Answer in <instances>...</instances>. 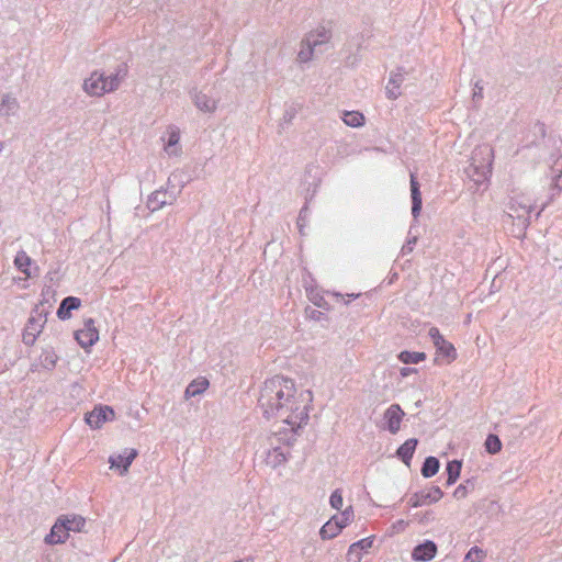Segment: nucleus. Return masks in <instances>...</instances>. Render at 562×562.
<instances>
[{"mask_svg":"<svg viewBox=\"0 0 562 562\" xmlns=\"http://www.w3.org/2000/svg\"><path fill=\"white\" fill-rule=\"evenodd\" d=\"M329 504L335 509H340L342 507V493L341 490H335L329 498Z\"/></svg>","mask_w":562,"mask_h":562,"instance_id":"nucleus-38","label":"nucleus"},{"mask_svg":"<svg viewBox=\"0 0 562 562\" xmlns=\"http://www.w3.org/2000/svg\"><path fill=\"white\" fill-rule=\"evenodd\" d=\"M235 562H254V560L251 558H246V559L238 560V561H235Z\"/></svg>","mask_w":562,"mask_h":562,"instance_id":"nucleus-49","label":"nucleus"},{"mask_svg":"<svg viewBox=\"0 0 562 562\" xmlns=\"http://www.w3.org/2000/svg\"><path fill=\"white\" fill-rule=\"evenodd\" d=\"M353 512L351 507L346 508L340 516H337L338 524L341 525V529L346 527L352 519Z\"/></svg>","mask_w":562,"mask_h":562,"instance_id":"nucleus-39","label":"nucleus"},{"mask_svg":"<svg viewBox=\"0 0 562 562\" xmlns=\"http://www.w3.org/2000/svg\"><path fill=\"white\" fill-rule=\"evenodd\" d=\"M36 337L37 335H35L34 333L32 331H29L26 329H24V333H23V342L27 346H32L35 340H36Z\"/></svg>","mask_w":562,"mask_h":562,"instance_id":"nucleus-42","label":"nucleus"},{"mask_svg":"<svg viewBox=\"0 0 562 562\" xmlns=\"http://www.w3.org/2000/svg\"><path fill=\"white\" fill-rule=\"evenodd\" d=\"M413 372H416V369L414 368H402L400 373L403 378H406L408 376L409 374H412Z\"/></svg>","mask_w":562,"mask_h":562,"instance_id":"nucleus-47","label":"nucleus"},{"mask_svg":"<svg viewBox=\"0 0 562 562\" xmlns=\"http://www.w3.org/2000/svg\"><path fill=\"white\" fill-rule=\"evenodd\" d=\"M209 380L205 378H198L189 383L184 391L186 400L198 396L202 394L209 387Z\"/></svg>","mask_w":562,"mask_h":562,"instance_id":"nucleus-22","label":"nucleus"},{"mask_svg":"<svg viewBox=\"0 0 562 562\" xmlns=\"http://www.w3.org/2000/svg\"><path fill=\"white\" fill-rule=\"evenodd\" d=\"M436 348L440 353L445 355L446 357L450 359L456 358V349L453 345L447 341L446 339L441 340L440 345H437Z\"/></svg>","mask_w":562,"mask_h":562,"instance_id":"nucleus-36","label":"nucleus"},{"mask_svg":"<svg viewBox=\"0 0 562 562\" xmlns=\"http://www.w3.org/2000/svg\"><path fill=\"white\" fill-rule=\"evenodd\" d=\"M439 460L435 457H427L422 467V474L424 477L434 476L439 470Z\"/></svg>","mask_w":562,"mask_h":562,"instance_id":"nucleus-28","label":"nucleus"},{"mask_svg":"<svg viewBox=\"0 0 562 562\" xmlns=\"http://www.w3.org/2000/svg\"><path fill=\"white\" fill-rule=\"evenodd\" d=\"M483 558L484 552L477 547L471 548L470 551L465 554V561L468 562H481Z\"/></svg>","mask_w":562,"mask_h":562,"instance_id":"nucleus-37","label":"nucleus"},{"mask_svg":"<svg viewBox=\"0 0 562 562\" xmlns=\"http://www.w3.org/2000/svg\"><path fill=\"white\" fill-rule=\"evenodd\" d=\"M167 138L162 137L165 142L164 150L170 157H178L182 153V147L180 145V130L177 126L170 125L167 128Z\"/></svg>","mask_w":562,"mask_h":562,"instance_id":"nucleus-12","label":"nucleus"},{"mask_svg":"<svg viewBox=\"0 0 562 562\" xmlns=\"http://www.w3.org/2000/svg\"><path fill=\"white\" fill-rule=\"evenodd\" d=\"M428 335L431 338L435 346L440 345V341L445 340V338L442 337L437 327H431L428 331Z\"/></svg>","mask_w":562,"mask_h":562,"instance_id":"nucleus-40","label":"nucleus"},{"mask_svg":"<svg viewBox=\"0 0 562 562\" xmlns=\"http://www.w3.org/2000/svg\"><path fill=\"white\" fill-rule=\"evenodd\" d=\"M331 38V31L325 26H318L311 31L301 42V48L297 54L300 63H307L313 59L316 54L326 49Z\"/></svg>","mask_w":562,"mask_h":562,"instance_id":"nucleus-3","label":"nucleus"},{"mask_svg":"<svg viewBox=\"0 0 562 562\" xmlns=\"http://www.w3.org/2000/svg\"><path fill=\"white\" fill-rule=\"evenodd\" d=\"M75 338L82 348L93 346L99 339V331L94 326V321L88 318L85 321V327L75 333Z\"/></svg>","mask_w":562,"mask_h":562,"instance_id":"nucleus-8","label":"nucleus"},{"mask_svg":"<svg viewBox=\"0 0 562 562\" xmlns=\"http://www.w3.org/2000/svg\"><path fill=\"white\" fill-rule=\"evenodd\" d=\"M306 214H307V207L304 206L301 211H300V214H299V220H297V224L302 227L303 225V222H305L306 220Z\"/></svg>","mask_w":562,"mask_h":562,"instance_id":"nucleus-45","label":"nucleus"},{"mask_svg":"<svg viewBox=\"0 0 562 562\" xmlns=\"http://www.w3.org/2000/svg\"><path fill=\"white\" fill-rule=\"evenodd\" d=\"M418 441L415 438L407 439L396 451L397 457L406 464L409 465V462L415 452L416 446Z\"/></svg>","mask_w":562,"mask_h":562,"instance_id":"nucleus-23","label":"nucleus"},{"mask_svg":"<svg viewBox=\"0 0 562 562\" xmlns=\"http://www.w3.org/2000/svg\"><path fill=\"white\" fill-rule=\"evenodd\" d=\"M191 99L194 105L204 113H213L217 109L220 102L218 98H215L203 90L193 89L190 92Z\"/></svg>","mask_w":562,"mask_h":562,"instance_id":"nucleus-7","label":"nucleus"},{"mask_svg":"<svg viewBox=\"0 0 562 562\" xmlns=\"http://www.w3.org/2000/svg\"><path fill=\"white\" fill-rule=\"evenodd\" d=\"M126 67L121 65L116 71L111 75L93 71L89 78L83 81V90L89 95L101 97L105 93L113 92L119 89L122 80L126 76Z\"/></svg>","mask_w":562,"mask_h":562,"instance_id":"nucleus-2","label":"nucleus"},{"mask_svg":"<svg viewBox=\"0 0 562 562\" xmlns=\"http://www.w3.org/2000/svg\"><path fill=\"white\" fill-rule=\"evenodd\" d=\"M176 200L177 192L161 189L156 190L149 195L147 205L154 212L160 210L165 205L172 204Z\"/></svg>","mask_w":562,"mask_h":562,"instance_id":"nucleus-13","label":"nucleus"},{"mask_svg":"<svg viewBox=\"0 0 562 562\" xmlns=\"http://www.w3.org/2000/svg\"><path fill=\"white\" fill-rule=\"evenodd\" d=\"M461 467H462L461 461L452 460V461L448 462L447 468H446L447 473H448L447 485H451L458 480V477L460 476Z\"/></svg>","mask_w":562,"mask_h":562,"instance_id":"nucleus-31","label":"nucleus"},{"mask_svg":"<svg viewBox=\"0 0 562 562\" xmlns=\"http://www.w3.org/2000/svg\"><path fill=\"white\" fill-rule=\"evenodd\" d=\"M342 120L346 125L351 127H360L364 123L363 114L358 111L345 112Z\"/></svg>","mask_w":562,"mask_h":562,"instance_id":"nucleus-29","label":"nucleus"},{"mask_svg":"<svg viewBox=\"0 0 562 562\" xmlns=\"http://www.w3.org/2000/svg\"><path fill=\"white\" fill-rule=\"evenodd\" d=\"M20 110V103L15 97L11 93H5L1 98L0 102V115L11 116L15 115Z\"/></svg>","mask_w":562,"mask_h":562,"instance_id":"nucleus-20","label":"nucleus"},{"mask_svg":"<svg viewBox=\"0 0 562 562\" xmlns=\"http://www.w3.org/2000/svg\"><path fill=\"white\" fill-rule=\"evenodd\" d=\"M475 482L473 480H467L464 483L460 484L453 492V496L457 499L465 498L470 492L474 491Z\"/></svg>","mask_w":562,"mask_h":562,"instance_id":"nucleus-33","label":"nucleus"},{"mask_svg":"<svg viewBox=\"0 0 562 562\" xmlns=\"http://www.w3.org/2000/svg\"><path fill=\"white\" fill-rule=\"evenodd\" d=\"M443 496V493L439 486H431L428 490H424L417 493H414L409 497V504L413 507H420L425 505H430L432 503L438 502Z\"/></svg>","mask_w":562,"mask_h":562,"instance_id":"nucleus-6","label":"nucleus"},{"mask_svg":"<svg viewBox=\"0 0 562 562\" xmlns=\"http://www.w3.org/2000/svg\"><path fill=\"white\" fill-rule=\"evenodd\" d=\"M417 241V238L416 237H412L409 238L406 244L402 247V254L403 255H406V254H409L413 251L414 249V246Z\"/></svg>","mask_w":562,"mask_h":562,"instance_id":"nucleus-43","label":"nucleus"},{"mask_svg":"<svg viewBox=\"0 0 562 562\" xmlns=\"http://www.w3.org/2000/svg\"><path fill=\"white\" fill-rule=\"evenodd\" d=\"M484 445H485L486 451L491 454H495V453L499 452L502 449V442H501L498 436L493 435V434L487 436Z\"/></svg>","mask_w":562,"mask_h":562,"instance_id":"nucleus-34","label":"nucleus"},{"mask_svg":"<svg viewBox=\"0 0 562 562\" xmlns=\"http://www.w3.org/2000/svg\"><path fill=\"white\" fill-rule=\"evenodd\" d=\"M80 304H81V301L78 297H75V296L65 297L61 301V303L57 310L58 318H60L63 321L70 318V312L79 308Z\"/></svg>","mask_w":562,"mask_h":562,"instance_id":"nucleus-21","label":"nucleus"},{"mask_svg":"<svg viewBox=\"0 0 562 562\" xmlns=\"http://www.w3.org/2000/svg\"><path fill=\"white\" fill-rule=\"evenodd\" d=\"M59 519L65 524L67 535L69 531H81L86 525V519L78 515L60 516Z\"/></svg>","mask_w":562,"mask_h":562,"instance_id":"nucleus-24","label":"nucleus"},{"mask_svg":"<svg viewBox=\"0 0 562 562\" xmlns=\"http://www.w3.org/2000/svg\"><path fill=\"white\" fill-rule=\"evenodd\" d=\"M437 553V546L434 541L426 540L425 542L416 546L412 552V559L415 561L427 562L435 558Z\"/></svg>","mask_w":562,"mask_h":562,"instance_id":"nucleus-16","label":"nucleus"},{"mask_svg":"<svg viewBox=\"0 0 562 562\" xmlns=\"http://www.w3.org/2000/svg\"><path fill=\"white\" fill-rule=\"evenodd\" d=\"M406 74L407 71L403 67H398L395 71L391 72L385 88L387 99L395 100L401 95V87Z\"/></svg>","mask_w":562,"mask_h":562,"instance_id":"nucleus-14","label":"nucleus"},{"mask_svg":"<svg viewBox=\"0 0 562 562\" xmlns=\"http://www.w3.org/2000/svg\"><path fill=\"white\" fill-rule=\"evenodd\" d=\"M57 360L58 357L52 348L44 349L40 356L41 366L47 370H53Z\"/></svg>","mask_w":562,"mask_h":562,"instance_id":"nucleus-27","label":"nucleus"},{"mask_svg":"<svg viewBox=\"0 0 562 562\" xmlns=\"http://www.w3.org/2000/svg\"><path fill=\"white\" fill-rule=\"evenodd\" d=\"M341 531V525L338 524L337 516L328 520L319 530L322 539H333Z\"/></svg>","mask_w":562,"mask_h":562,"instance_id":"nucleus-25","label":"nucleus"},{"mask_svg":"<svg viewBox=\"0 0 562 562\" xmlns=\"http://www.w3.org/2000/svg\"><path fill=\"white\" fill-rule=\"evenodd\" d=\"M411 196H412V215L417 218L422 211V193L419 183L414 173H411Z\"/></svg>","mask_w":562,"mask_h":562,"instance_id":"nucleus-18","label":"nucleus"},{"mask_svg":"<svg viewBox=\"0 0 562 562\" xmlns=\"http://www.w3.org/2000/svg\"><path fill=\"white\" fill-rule=\"evenodd\" d=\"M294 434L291 437L283 431H279L269 437L270 448L265 452V463L272 469L284 464L290 454V441L293 440Z\"/></svg>","mask_w":562,"mask_h":562,"instance_id":"nucleus-5","label":"nucleus"},{"mask_svg":"<svg viewBox=\"0 0 562 562\" xmlns=\"http://www.w3.org/2000/svg\"><path fill=\"white\" fill-rule=\"evenodd\" d=\"M114 411L110 406H97L86 414V423L92 428H100L105 422L114 418Z\"/></svg>","mask_w":562,"mask_h":562,"instance_id":"nucleus-9","label":"nucleus"},{"mask_svg":"<svg viewBox=\"0 0 562 562\" xmlns=\"http://www.w3.org/2000/svg\"><path fill=\"white\" fill-rule=\"evenodd\" d=\"M373 541L370 538L361 539L352 543L347 553L349 562H360L362 559V552L372 547Z\"/></svg>","mask_w":562,"mask_h":562,"instance_id":"nucleus-17","label":"nucleus"},{"mask_svg":"<svg viewBox=\"0 0 562 562\" xmlns=\"http://www.w3.org/2000/svg\"><path fill=\"white\" fill-rule=\"evenodd\" d=\"M295 115V111L293 109L286 110L283 116L284 122L290 123Z\"/></svg>","mask_w":562,"mask_h":562,"instance_id":"nucleus-46","label":"nucleus"},{"mask_svg":"<svg viewBox=\"0 0 562 562\" xmlns=\"http://www.w3.org/2000/svg\"><path fill=\"white\" fill-rule=\"evenodd\" d=\"M31 263H32V259H31V257L24 250L18 251V254H16V256L14 258V266L21 272H23L26 276V278L31 277V272H30V269H29Z\"/></svg>","mask_w":562,"mask_h":562,"instance_id":"nucleus-26","label":"nucleus"},{"mask_svg":"<svg viewBox=\"0 0 562 562\" xmlns=\"http://www.w3.org/2000/svg\"><path fill=\"white\" fill-rule=\"evenodd\" d=\"M312 401L311 391H299L292 379L274 375L262 383L258 406L266 418H278L296 432L307 424Z\"/></svg>","mask_w":562,"mask_h":562,"instance_id":"nucleus-1","label":"nucleus"},{"mask_svg":"<svg viewBox=\"0 0 562 562\" xmlns=\"http://www.w3.org/2000/svg\"><path fill=\"white\" fill-rule=\"evenodd\" d=\"M482 98H483V86H482L481 81H476L474 85L473 99L480 100Z\"/></svg>","mask_w":562,"mask_h":562,"instance_id":"nucleus-44","label":"nucleus"},{"mask_svg":"<svg viewBox=\"0 0 562 562\" xmlns=\"http://www.w3.org/2000/svg\"><path fill=\"white\" fill-rule=\"evenodd\" d=\"M333 295L336 296L337 299L344 300V296L341 294H339V293H333Z\"/></svg>","mask_w":562,"mask_h":562,"instance_id":"nucleus-50","label":"nucleus"},{"mask_svg":"<svg viewBox=\"0 0 562 562\" xmlns=\"http://www.w3.org/2000/svg\"><path fill=\"white\" fill-rule=\"evenodd\" d=\"M542 210H543V207L539 212H537V214H536L537 217L540 215Z\"/></svg>","mask_w":562,"mask_h":562,"instance_id":"nucleus-51","label":"nucleus"},{"mask_svg":"<svg viewBox=\"0 0 562 562\" xmlns=\"http://www.w3.org/2000/svg\"><path fill=\"white\" fill-rule=\"evenodd\" d=\"M308 299L315 306L325 311L330 310V305L321 293L312 290L308 294Z\"/></svg>","mask_w":562,"mask_h":562,"instance_id":"nucleus-35","label":"nucleus"},{"mask_svg":"<svg viewBox=\"0 0 562 562\" xmlns=\"http://www.w3.org/2000/svg\"><path fill=\"white\" fill-rule=\"evenodd\" d=\"M494 150L487 145L479 146L473 150L471 164L468 168V176L476 183L481 184L492 173Z\"/></svg>","mask_w":562,"mask_h":562,"instance_id":"nucleus-4","label":"nucleus"},{"mask_svg":"<svg viewBox=\"0 0 562 562\" xmlns=\"http://www.w3.org/2000/svg\"><path fill=\"white\" fill-rule=\"evenodd\" d=\"M68 536L65 530V524L58 518L50 529V532L45 537V543L58 544L64 543Z\"/></svg>","mask_w":562,"mask_h":562,"instance_id":"nucleus-19","label":"nucleus"},{"mask_svg":"<svg viewBox=\"0 0 562 562\" xmlns=\"http://www.w3.org/2000/svg\"><path fill=\"white\" fill-rule=\"evenodd\" d=\"M305 315L310 319L321 321L322 317L324 316V313L321 312V311H317L315 308L306 307L305 308Z\"/></svg>","mask_w":562,"mask_h":562,"instance_id":"nucleus-41","label":"nucleus"},{"mask_svg":"<svg viewBox=\"0 0 562 562\" xmlns=\"http://www.w3.org/2000/svg\"><path fill=\"white\" fill-rule=\"evenodd\" d=\"M398 359L403 363H418L426 359V355L424 352H415V351H402L398 355Z\"/></svg>","mask_w":562,"mask_h":562,"instance_id":"nucleus-32","label":"nucleus"},{"mask_svg":"<svg viewBox=\"0 0 562 562\" xmlns=\"http://www.w3.org/2000/svg\"><path fill=\"white\" fill-rule=\"evenodd\" d=\"M531 210V204L514 198L509 202L507 214L509 217L520 221L521 225L527 226L529 224Z\"/></svg>","mask_w":562,"mask_h":562,"instance_id":"nucleus-11","label":"nucleus"},{"mask_svg":"<svg viewBox=\"0 0 562 562\" xmlns=\"http://www.w3.org/2000/svg\"><path fill=\"white\" fill-rule=\"evenodd\" d=\"M45 323L46 317L43 316L42 314H38L37 316H31L27 321L25 329L38 336Z\"/></svg>","mask_w":562,"mask_h":562,"instance_id":"nucleus-30","label":"nucleus"},{"mask_svg":"<svg viewBox=\"0 0 562 562\" xmlns=\"http://www.w3.org/2000/svg\"><path fill=\"white\" fill-rule=\"evenodd\" d=\"M137 450L133 448H125L122 453L111 456L109 462L111 469L120 470V474L124 475L128 472V468L137 457Z\"/></svg>","mask_w":562,"mask_h":562,"instance_id":"nucleus-10","label":"nucleus"},{"mask_svg":"<svg viewBox=\"0 0 562 562\" xmlns=\"http://www.w3.org/2000/svg\"><path fill=\"white\" fill-rule=\"evenodd\" d=\"M349 299L347 301H345V304H348L351 300L356 299L359 296V294H348L347 295Z\"/></svg>","mask_w":562,"mask_h":562,"instance_id":"nucleus-48","label":"nucleus"},{"mask_svg":"<svg viewBox=\"0 0 562 562\" xmlns=\"http://www.w3.org/2000/svg\"><path fill=\"white\" fill-rule=\"evenodd\" d=\"M405 416L404 411L398 404H392L384 413L386 429L395 435L401 428V422Z\"/></svg>","mask_w":562,"mask_h":562,"instance_id":"nucleus-15","label":"nucleus"}]
</instances>
